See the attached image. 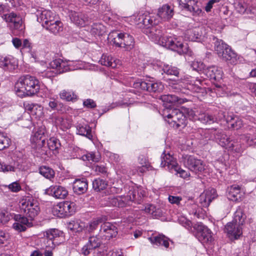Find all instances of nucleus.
Listing matches in <instances>:
<instances>
[{
    "label": "nucleus",
    "mask_w": 256,
    "mask_h": 256,
    "mask_svg": "<svg viewBox=\"0 0 256 256\" xmlns=\"http://www.w3.org/2000/svg\"><path fill=\"white\" fill-rule=\"evenodd\" d=\"M162 116L170 126L176 128L184 127L187 123L186 117L192 120L196 119L194 112L187 108H182V110L164 108Z\"/></svg>",
    "instance_id": "nucleus-1"
},
{
    "label": "nucleus",
    "mask_w": 256,
    "mask_h": 256,
    "mask_svg": "<svg viewBox=\"0 0 256 256\" xmlns=\"http://www.w3.org/2000/svg\"><path fill=\"white\" fill-rule=\"evenodd\" d=\"M40 86V82L36 77L27 74L18 78L15 84L14 90L18 96L22 98L37 94Z\"/></svg>",
    "instance_id": "nucleus-2"
},
{
    "label": "nucleus",
    "mask_w": 256,
    "mask_h": 256,
    "mask_svg": "<svg viewBox=\"0 0 256 256\" xmlns=\"http://www.w3.org/2000/svg\"><path fill=\"white\" fill-rule=\"evenodd\" d=\"M140 24H142L145 28H144V32L155 43L160 45L162 32L161 28L158 26H152V20L149 16L141 15L138 18Z\"/></svg>",
    "instance_id": "nucleus-3"
},
{
    "label": "nucleus",
    "mask_w": 256,
    "mask_h": 256,
    "mask_svg": "<svg viewBox=\"0 0 256 256\" xmlns=\"http://www.w3.org/2000/svg\"><path fill=\"white\" fill-rule=\"evenodd\" d=\"M214 50L220 59L228 64H235L238 62L236 54L222 40L216 39L215 41Z\"/></svg>",
    "instance_id": "nucleus-4"
},
{
    "label": "nucleus",
    "mask_w": 256,
    "mask_h": 256,
    "mask_svg": "<svg viewBox=\"0 0 256 256\" xmlns=\"http://www.w3.org/2000/svg\"><path fill=\"white\" fill-rule=\"evenodd\" d=\"M19 204L21 210L31 220L36 216L40 212L38 202L32 197H23L20 200Z\"/></svg>",
    "instance_id": "nucleus-5"
},
{
    "label": "nucleus",
    "mask_w": 256,
    "mask_h": 256,
    "mask_svg": "<svg viewBox=\"0 0 256 256\" xmlns=\"http://www.w3.org/2000/svg\"><path fill=\"white\" fill-rule=\"evenodd\" d=\"M160 46L176 52L180 54H189V49L187 44H184L178 38L174 37L162 38Z\"/></svg>",
    "instance_id": "nucleus-6"
},
{
    "label": "nucleus",
    "mask_w": 256,
    "mask_h": 256,
    "mask_svg": "<svg viewBox=\"0 0 256 256\" xmlns=\"http://www.w3.org/2000/svg\"><path fill=\"white\" fill-rule=\"evenodd\" d=\"M136 200V192L134 190H130L126 196L108 198L106 204L108 206L124 208L130 205L131 202Z\"/></svg>",
    "instance_id": "nucleus-7"
},
{
    "label": "nucleus",
    "mask_w": 256,
    "mask_h": 256,
    "mask_svg": "<svg viewBox=\"0 0 256 256\" xmlns=\"http://www.w3.org/2000/svg\"><path fill=\"white\" fill-rule=\"evenodd\" d=\"M2 18L9 26L18 30L20 33L24 32L25 26L22 18L20 14L12 12L2 14Z\"/></svg>",
    "instance_id": "nucleus-8"
},
{
    "label": "nucleus",
    "mask_w": 256,
    "mask_h": 256,
    "mask_svg": "<svg viewBox=\"0 0 256 256\" xmlns=\"http://www.w3.org/2000/svg\"><path fill=\"white\" fill-rule=\"evenodd\" d=\"M178 2L180 8L190 12L192 16L202 15L201 3L198 0H178Z\"/></svg>",
    "instance_id": "nucleus-9"
},
{
    "label": "nucleus",
    "mask_w": 256,
    "mask_h": 256,
    "mask_svg": "<svg viewBox=\"0 0 256 256\" xmlns=\"http://www.w3.org/2000/svg\"><path fill=\"white\" fill-rule=\"evenodd\" d=\"M182 162L184 166L190 171L197 173L204 170V165L200 160L189 155L182 156Z\"/></svg>",
    "instance_id": "nucleus-10"
},
{
    "label": "nucleus",
    "mask_w": 256,
    "mask_h": 256,
    "mask_svg": "<svg viewBox=\"0 0 256 256\" xmlns=\"http://www.w3.org/2000/svg\"><path fill=\"white\" fill-rule=\"evenodd\" d=\"M52 212L58 217L70 216L74 212V204L68 202H60L54 206Z\"/></svg>",
    "instance_id": "nucleus-11"
},
{
    "label": "nucleus",
    "mask_w": 256,
    "mask_h": 256,
    "mask_svg": "<svg viewBox=\"0 0 256 256\" xmlns=\"http://www.w3.org/2000/svg\"><path fill=\"white\" fill-rule=\"evenodd\" d=\"M135 88H140L142 90L150 92H160L164 88V85L161 82H154L148 81V82L138 80L134 84Z\"/></svg>",
    "instance_id": "nucleus-12"
},
{
    "label": "nucleus",
    "mask_w": 256,
    "mask_h": 256,
    "mask_svg": "<svg viewBox=\"0 0 256 256\" xmlns=\"http://www.w3.org/2000/svg\"><path fill=\"white\" fill-rule=\"evenodd\" d=\"M194 228L196 230V236L202 243H209L213 240L212 231L207 226L200 224Z\"/></svg>",
    "instance_id": "nucleus-13"
},
{
    "label": "nucleus",
    "mask_w": 256,
    "mask_h": 256,
    "mask_svg": "<svg viewBox=\"0 0 256 256\" xmlns=\"http://www.w3.org/2000/svg\"><path fill=\"white\" fill-rule=\"evenodd\" d=\"M74 62L71 61L63 60L60 58L56 59L50 63L52 68H56L60 73L76 69L73 66Z\"/></svg>",
    "instance_id": "nucleus-14"
},
{
    "label": "nucleus",
    "mask_w": 256,
    "mask_h": 256,
    "mask_svg": "<svg viewBox=\"0 0 256 256\" xmlns=\"http://www.w3.org/2000/svg\"><path fill=\"white\" fill-rule=\"evenodd\" d=\"M18 66L16 58L11 55L0 56V68L5 70L12 71Z\"/></svg>",
    "instance_id": "nucleus-15"
},
{
    "label": "nucleus",
    "mask_w": 256,
    "mask_h": 256,
    "mask_svg": "<svg viewBox=\"0 0 256 256\" xmlns=\"http://www.w3.org/2000/svg\"><path fill=\"white\" fill-rule=\"evenodd\" d=\"M45 194L56 198L64 199L68 194L66 189L59 185L51 186L45 190Z\"/></svg>",
    "instance_id": "nucleus-16"
},
{
    "label": "nucleus",
    "mask_w": 256,
    "mask_h": 256,
    "mask_svg": "<svg viewBox=\"0 0 256 256\" xmlns=\"http://www.w3.org/2000/svg\"><path fill=\"white\" fill-rule=\"evenodd\" d=\"M224 231L230 239H238L242 234V226L232 221L226 224Z\"/></svg>",
    "instance_id": "nucleus-17"
},
{
    "label": "nucleus",
    "mask_w": 256,
    "mask_h": 256,
    "mask_svg": "<svg viewBox=\"0 0 256 256\" xmlns=\"http://www.w3.org/2000/svg\"><path fill=\"white\" fill-rule=\"evenodd\" d=\"M244 191L242 187L238 184H233L227 189L228 198L233 202L240 200L244 195Z\"/></svg>",
    "instance_id": "nucleus-18"
},
{
    "label": "nucleus",
    "mask_w": 256,
    "mask_h": 256,
    "mask_svg": "<svg viewBox=\"0 0 256 256\" xmlns=\"http://www.w3.org/2000/svg\"><path fill=\"white\" fill-rule=\"evenodd\" d=\"M37 20L38 22L43 24H46L50 23L52 20L54 19V14L52 12L40 8L37 10L36 12Z\"/></svg>",
    "instance_id": "nucleus-19"
},
{
    "label": "nucleus",
    "mask_w": 256,
    "mask_h": 256,
    "mask_svg": "<svg viewBox=\"0 0 256 256\" xmlns=\"http://www.w3.org/2000/svg\"><path fill=\"white\" fill-rule=\"evenodd\" d=\"M180 83L187 84L188 89L196 92H199L202 90V88L199 86L201 84L200 80H194L190 76H186L180 80Z\"/></svg>",
    "instance_id": "nucleus-20"
},
{
    "label": "nucleus",
    "mask_w": 256,
    "mask_h": 256,
    "mask_svg": "<svg viewBox=\"0 0 256 256\" xmlns=\"http://www.w3.org/2000/svg\"><path fill=\"white\" fill-rule=\"evenodd\" d=\"M174 14V8L167 4L162 5L158 10L157 16L162 21L170 20Z\"/></svg>",
    "instance_id": "nucleus-21"
},
{
    "label": "nucleus",
    "mask_w": 256,
    "mask_h": 256,
    "mask_svg": "<svg viewBox=\"0 0 256 256\" xmlns=\"http://www.w3.org/2000/svg\"><path fill=\"white\" fill-rule=\"evenodd\" d=\"M216 196L214 188L204 190L200 196V203L203 207H208L212 201Z\"/></svg>",
    "instance_id": "nucleus-22"
},
{
    "label": "nucleus",
    "mask_w": 256,
    "mask_h": 256,
    "mask_svg": "<svg viewBox=\"0 0 256 256\" xmlns=\"http://www.w3.org/2000/svg\"><path fill=\"white\" fill-rule=\"evenodd\" d=\"M44 236L46 239L54 241L60 244L64 240V233L57 229H50L46 232Z\"/></svg>",
    "instance_id": "nucleus-23"
},
{
    "label": "nucleus",
    "mask_w": 256,
    "mask_h": 256,
    "mask_svg": "<svg viewBox=\"0 0 256 256\" xmlns=\"http://www.w3.org/2000/svg\"><path fill=\"white\" fill-rule=\"evenodd\" d=\"M161 164L162 167L167 168V169L172 172L174 168H176L178 163L176 160L170 154H166V152H164L161 156Z\"/></svg>",
    "instance_id": "nucleus-24"
},
{
    "label": "nucleus",
    "mask_w": 256,
    "mask_h": 256,
    "mask_svg": "<svg viewBox=\"0 0 256 256\" xmlns=\"http://www.w3.org/2000/svg\"><path fill=\"white\" fill-rule=\"evenodd\" d=\"M100 232L106 238L110 239L115 237L118 230L116 227L110 222H104L101 226Z\"/></svg>",
    "instance_id": "nucleus-25"
},
{
    "label": "nucleus",
    "mask_w": 256,
    "mask_h": 256,
    "mask_svg": "<svg viewBox=\"0 0 256 256\" xmlns=\"http://www.w3.org/2000/svg\"><path fill=\"white\" fill-rule=\"evenodd\" d=\"M16 222L14 223L12 227L18 232H24L27 226H30L32 223L28 222V219L24 216L18 215L15 216Z\"/></svg>",
    "instance_id": "nucleus-26"
},
{
    "label": "nucleus",
    "mask_w": 256,
    "mask_h": 256,
    "mask_svg": "<svg viewBox=\"0 0 256 256\" xmlns=\"http://www.w3.org/2000/svg\"><path fill=\"white\" fill-rule=\"evenodd\" d=\"M148 239L152 244L158 246H162L166 248H168L170 240L162 234H158L156 236L153 235L148 238Z\"/></svg>",
    "instance_id": "nucleus-27"
},
{
    "label": "nucleus",
    "mask_w": 256,
    "mask_h": 256,
    "mask_svg": "<svg viewBox=\"0 0 256 256\" xmlns=\"http://www.w3.org/2000/svg\"><path fill=\"white\" fill-rule=\"evenodd\" d=\"M204 72L208 78L216 80H221L222 76V69L216 66L208 67L204 70Z\"/></svg>",
    "instance_id": "nucleus-28"
},
{
    "label": "nucleus",
    "mask_w": 256,
    "mask_h": 256,
    "mask_svg": "<svg viewBox=\"0 0 256 256\" xmlns=\"http://www.w3.org/2000/svg\"><path fill=\"white\" fill-rule=\"evenodd\" d=\"M88 182L85 178L77 179L73 183V190L75 193L80 194L88 189Z\"/></svg>",
    "instance_id": "nucleus-29"
},
{
    "label": "nucleus",
    "mask_w": 256,
    "mask_h": 256,
    "mask_svg": "<svg viewBox=\"0 0 256 256\" xmlns=\"http://www.w3.org/2000/svg\"><path fill=\"white\" fill-rule=\"evenodd\" d=\"M43 27L51 33L56 34L62 30V24L59 20H52L50 23L43 24Z\"/></svg>",
    "instance_id": "nucleus-30"
},
{
    "label": "nucleus",
    "mask_w": 256,
    "mask_h": 256,
    "mask_svg": "<svg viewBox=\"0 0 256 256\" xmlns=\"http://www.w3.org/2000/svg\"><path fill=\"white\" fill-rule=\"evenodd\" d=\"M76 134L81 136H84L90 140H92V134L91 128L87 124H78L76 126Z\"/></svg>",
    "instance_id": "nucleus-31"
},
{
    "label": "nucleus",
    "mask_w": 256,
    "mask_h": 256,
    "mask_svg": "<svg viewBox=\"0 0 256 256\" xmlns=\"http://www.w3.org/2000/svg\"><path fill=\"white\" fill-rule=\"evenodd\" d=\"M99 62L102 65L115 68L116 67L118 63L119 62V60H115L111 56L102 54Z\"/></svg>",
    "instance_id": "nucleus-32"
},
{
    "label": "nucleus",
    "mask_w": 256,
    "mask_h": 256,
    "mask_svg": "<svg viewBox=\"0 0 256 256\" xmlns=\"http://www.w3.org/2000/svg\"><path fill=\"white\" fill-rule=\"evenodd\" d=\"M226 121L229 126L236 130L240 128L242 126V122L241 119L232 114L228 116Z\"/></svg>",
    "instance_id": "nucleus-33"
},
{
    "label": "nucleus",
    "mask_w": 256,
    "mask_h": 256,
    "mask_svg": "<svg viewBox=\"0 0 256 256\" xmlns=\"http://www.w3.org/2000/svg\"><path fill=\"white\" fill-rule=\"evenodd\" d=\"M160 100L164 102V104H170V105L176 104H181L183 102L182 100L174 94H164L160 96Z\"/></svg>",
    "instance_id": "nucleus-34"
},
{
    "label": "nucleus",
    "mask_w": 256,
    "mask_h": 256,
    "mask_svg": "<svg viewBox=\"0 0 256 256\" xmlns=\"http://www.w3.org/2000/svg\"><path fill=\"white\" fill-rule=\"evenodd\" d=\"M246 149L244 143L240 142V136L236 140H231L229 144L228 150L234 151L236 152H241Z\"/></svg>",
    "instance_id": "nucleus-35"
},
{
    "label": "nucleus",
    "mask_w": 256,
    "mask_h": 256,
    "mask_svg": "<svg viewBox=\"0 0 256 256\" xmlns=\"http://www.w3.org/2000/svg\"><path fill=\"white\" fill-rule=\"evenodd\" d=\"M123 33H118L116 31L111 32L108 36V40L118 47H122Z\"/></svg>",
    "instance_id": "nucleus-36"
},
{
    "label": "nucleus",
    "mask_w": 256,
    "mask_h": 256,
    "mask_svg": "<svg viewBox=\"0 0 256 256\" xmlns=\"http://www.w3.org/2000/svg\"><path fill=\"white\" fill-rule=\"evenodd\" d=\"M54 122L57 126H59L62 130H65L70 128V122L61 116H56L54 118Z\"/></svg>",
    "instance_id": "nucleus-37"
},
{
    "label": "nucleus",
    "mask_w": 256,
    "mask_h": 256,
    "mask_svg": "<svg viewBox=\"0 0 256 256\" xmlns=\"http://www.w3.org/2000/svg\"><path fill=\"white\" fill-rule=\"evenodd\" d=\"M134 44V41L133 37L128 33H123L122 47L125 48L127 50L132 49Z\"/></svg>",
    "instance_id": "nucleus-38"
},
{
    "label": "nucleus",
    "mask_w": 256,
    "mask_h": 256,
    "mask_svg": "<svg viewBox=\"0 0 256 256\" xmlns=\"http://www.w3.org/2000/svg\"><path fill=\"white\" fill-rule=\"evenodd\" d=\"M240 142H244L246 148L256 144V138L250 134H242L240 136Z\"/></svg>",
    "instance_id": "nucleus-39"
},
{
    "label": "nucleus",
    "mask_w": 256,
    "mask_h": 256,
    "mask_svg": "<svg viewBox=\"0 0 256 256\" xmlns=\"http://www.w3.org/2000/svg\"><path fill=\"white\" fill-rule=\"evenodd\" d=\"M168 200V202L171 204H176L178 206L179 208H185L187 209V207L189 205V204H187L186 205V202H184L182 199V198L179 196H169Z\"/></svg>",
    "instance_id": "nucleus-40"
},
{
    "label": "nucleus",
    "mask_w": 256,
    "mask_h": 256,
    "mask_svg": "<svg viewBox=\"0 0 256 256\" xmlns=\"http://www.w3.org/2000/svg\"><path fill=\"white\" fill-rule=\"evenodd\" d=\"M246 216L243 210L240 208H238L235 212L232 222L240 226H242L245 221Z\"/></svg>",
    "instance_id": "nucleus-41"
},
{
    "label": "nucleus",
    "mask_w": 256,
    "mask_h": 256,
    "mask_svg": "<svg viewBox=\"0 0 256 256\" xmlns=\"http://www.w3.org/2000/svg\"><path fill=\"white\" fill-rule=\"evenodd\" d=\"M47 146L48 149L53 152V154H56L58 152V150L60 146V144L56 138H51L47 142Z\"/></svg>",
    "instance_id": "nucleus-42"
},
{
    "label": "nucleus",
    "mask_w": 256,
    "mask_h": 256,
    "mask_svg": "<svg viewBox=\"0 0 256 256\" xmlns=\"http://www.w3.org/2000/svg\"><path fill=\"white\" fill-rule=\"evenodd\" d=\"M186 35L190 40L195 41L201 36V32L199 28H194L186 30Z\"/></svg>",
    "instance_id": "nucleus-43"
},
{
    "label": "nucleus",
    "mask_w": 256,
    "mask_h": 256,
    "mask_svg": "<svg viewBox=\"0 0 256 256\" xmlns=\"http://www.w3.org/2000/svg\"><path fill=\"white\" fill-rule=\"evenodd\" d=\"M39 172L43 176L48 180L54 178L55 175L54 170L46 166H42L39 168Z\"/></svg>",
    "instance_id": "nucleus-44"
},
{
    "label": "nucleus",
    "mask_w": 256,
    "mask_h": 256,
    "mask_svg": "<svg viewBox=\"0 0 256 256\" xmlns=\"http://www.w3.org/2000/svg\"><path fill=\"white\" fill-rule=\"evenodd\" d=\"M61 99L66 101H74L77 99V96L71 90H62L60 93Z\"/></svg>",
    "instance_id": "nucleus-45"
},
{
    "label": "nucleus",
    "mask_w": 256,
    "mask_h": 256,
    "mask_svg": "<svg viewBox=\"0 0 256 256\" xmlns=\"http://www.w3.org/2000/svg\"><path fill=\"white\" fill-rule=\"evenodd\" d=\"M2 187L4 190H8L9 192L14 193L18 192L22 190L21 185L18 181L12 182L9 184H4Z\"/></svg>",
    "instance_id": "nucleus-46"
},
{
    "label": "nucleus",
    "mask_w": 256,
    "mask_h": 256,
    "mask_svg": "<svg viewBox=\"0 0 256 256\" xmlns=\"http://www.w3.org/2000/svg\"><path fill=\"white\" fill-rule=\"evenodd\" d=\"M107 185L106 182L100 178L95 179L92 182L93 188L97 192L104 190Z\"/></svg>",
    "instance_id": "nucleus-47"
},
{
    "label": "nucleus",
    "mask_w": 256,
    "mask_h": 256,
    "mask_svg": "<svg viewBox=\"0 0 256 256\" xmlns=\"http://www.w3.org/2000/svg\"><path fill=\"white\" fill-rule=\"evenodd\" d=\"M71 20L80 26H84L85 20L82 14L74 12L70 16Z\"/></svg>",
    "instance_id": "nucleus-48"
},
{
    "label": "nucleus",
    "mask_w": 256,
    "mask_h": 256,
    "mask_svg": "<svg viewBox=\"0 0 256 256\" xmlns=\"http://www.w3.org/2000/svg\"><path fill=\"white\" fill-rule=\"evenodd\" d=\"M162 70L168 75L178 76L179 74V70L176 67L168 64H164L162 66Z\"/></svg>",
    "instance_id": "nucleus-49"
},
{
    "label": "nucleus",
    "mask_w": 256,
    "mask_h": 256,
    "mask_svg": "<svg viewBox=\"0 0 256 256\" xmlns=\"http://www.w3.org/2000/svg\"><path fill=\"white\" fill-rule=\"evenodd\" d=\"M94 250L98 248L102 244V240L98 236H93L89 238L87 242Z\"/></svg>",
    "instance_id": "nucleus-50"
},
{
    "label": "nucleus",
    "mask_w": 256,
    "mask_h": 256,
    "mask_svg": "<svg viewBox=\"0 0 256 256\" xmlns=\"http://www.w3.org/2000/svg\"><path fill=\"white\" fill-rule=\"evenodd\" d=\"M198 120L203 124H212L216 120L214 116L208 114H200L198 117Z\"/></svg>",
    "instance_id": "nucleus-51"
},
{
    "label": "nucleus",
    "mask_w": 256,
    "mask_h": 256,
    "mask_svg": "<svg viewBox=\"0 0 256 256\" xmlns=\"http://www.w3.org/2000/svg\"><path fill=\"white\" fill-rule=\"evenodd\" d=\"M106 216H102L94 218L89 223V230L90 231L94 230L100 223L106 221Z\"/></svg>",
    "instance_id": "nucleus-52"
},
{
    "label": "nucleus",
    "mask_w": 256,
    "mask_h": 256,
    "mask_svg": "<svg viewBox=\"0 0 256 256\" xmlns=\"http://www.w3.org/2000/svg\"><path fill=\"white\" fill-rule=\"evenodd\" d=\"M84 227V223L78 221L72 222L68 224L69 228L76 232H81Z\"/></svg>",
    "instance_id": "nucleus-53"
},
{
    "label": "nucleus",
    "mask_w": 256,
    "mask_h": 256,
    "mask_svg": "<svg viewBox=\"0 0 256 256\" xmlns=\"http://www.w3.org/2000/svg\"><path fill=\"white\" fill-rule=\"evenodd\" d=\"M10 139L6 135L0 132V150H2L9 146Z\"/></svg>",
    "instance_id": "nucleus-54"
},
{
    "label": "nucleus",
    "mask_w": 256,
    "mask_h": 256,
    "mask_svg": "<svg viewBox=\"0 0 256 256\" xmlns=\"http://www.w3.org/2000/svg\"><path fill=\"white\" fill-rule=\"evenodd\" d=\"M92 32L96 35L101 36L105 32V28L101 24H94L92 26Z\"/></svg>",
    "instance_id": "nucleus-55"
},
{
    "label": "nucleus",
    "mask_w": 256,
    "mask_h": 256,
    "mask_svg": "<svg viewBox=\"0 0 256 256\" xmlns=\"http://www.w3.org/2000/svg\"><path fill=\"white\" fill-rule=\"evenodd\" d=\"M100 155L98 153L96 154L94 152H90L82 156V159L93 162H97L100 160Z\"/></svg>",
    "instance_id": "nucleus-56"
},
{
    "label": "nucleus",
    "mask_w": 256,
    "mask_h": 256,
    "mask_svg": "<svg viewBox=\"0 0 256 256\" xmlns=\"http://www.w3.org/2000/svg\"><path fill=\"white\" fill-rule=\"evenodd\" d=\"M44 134V131L43 130H39L36 132L31 137L30 140L32 142L38 143L42 140V142L44 143V140H42Z\"/></svg>",
    "instance_id": "nucleus-57"
},
{
    "label": "nucleus",
    "mask_w": 256,
    "mask_h": 256,
    "mask_svg": "<svg viewBox=\"0 0 256 256\" xmlns=\"http://www.w3.org/2000/svg\"><path fill=\"white\" fill-rule=\"evenodd\" d=\"M178 220L180 224L186 228V229L189 230L191 228L192 222L185 216H179Z\"/></svg>",
    "instance_id": "nucleus-58"
},
{
    "label": "nucleus",
    "mask_w": 256,
    "mask_h": 256,
    "mask_svg": "<svg viewBox=\"0 0 256 256\" xmlns=\"http://www.w3.org/2000/svg\"><path fill=\"white\" fill-rule=\"evenodd\" d=\"M31 114L36 116V118L42 117L44 116L43 107L40 105L36 104Z\"/></svg>",
    "instance_id": "nucleus-59"
},
{
    "label": "nucleus",
    "mask_w": 256,
    "mask_h": 256,
    "mask_svg": "<svg viewBox=\"0 0 256 256\" xmlns=\"http://www.w3.org/2000/svg\"><path fill=\"white\" fill-rule=\"evenodd\" d=\"M15 167L12 165L6 164L4 162H0V171L4 172H8L15 171Z\"/></svg>",
    "instance_id": "nucleus-60"
},
{
    "label": "nucleus",
    "mask_w": 256,
    "mask_h": 256,
    "mask_svg": "<svg viewBox=\"0 0 256 256\" xmlns=\"http://www.w3.org/2000/svg\"><path fill=\"white\" fill-rule=\"evenodd\" d=\"M230 138L226 134H222L219 140V144L222 147L228 149L229 144L230 143Z\"/></svg>",
    "instance_id": "nucleus-61"
},
{
    "label": "nucleus",
    "mask_w": 256,
    "mask_h": 256,
    "mask_svg": "<svg viewBox=\"0 0 256 256\" xmlns=\"http://www.w3.org/2000/svg\"><path fill=\"white\" fill-rule=\"evenodd\" d=\"M146 213L150 214L153 217L156 216V208L152 204H146L144 210Z\"/></svg>",
    "instance_id": "nucleus-62"
},
{
    "label": "nucleus",
    "mask_w": 256,
    "mask_h": 256,
    "mask_svg": "<svg viewBox=\"0 0 256 256\" xmlns=\"http://www.w3.org/2000/svg\"><path fill=\"white\" fill-rule=\"evenodd\" d=\"M173 170L176 172V174H180V176L184 178H187L190 176L188 172L180 168L178 164L176 165V168H174Z\"/></svg>",
    "instance_id": "nucleus-63"
},
{
    "label": "nucleus",
    "mask_w": 256,
    "mask_h": 256,
    "mask_svg": "<svg viewBox=\"0 0 256 256\" xmlns=\"http://www.w3.org/2000/svg\"><path fill=\"white\" fill-rule=\"evenodd\" d=\"M236 9L240 14H244L246 9V6L245 4L238 2L236 4Z\"/></svg>",
    "instance_id": "nucleus-64"
}]
</instances>
